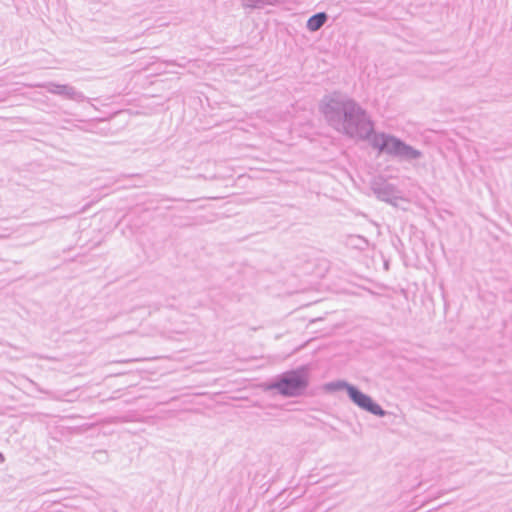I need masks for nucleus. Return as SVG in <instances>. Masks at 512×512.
Instances as JSON below:
<instances>
[{
  "instance_id": "obj_1",
  "label": "nucleus",
  "mask_w": 512,
  "mask_h": 512,
  "mask_svg": "<svg viewBox=\"0 0 512 512\" xmlns=\"http://www.w3.org/2000/svg\"><path fill=\"white\" fill-rule=\"evenodd\" d=\"M321 111L331 127L350 138L369 139L371 146L379 153L387 154L402 161H414L423 153L394 135L373 133V124L359 104L338 93L326 96Z\"/></svg>"
},
{
  "instance_id": "obj_2",
  "label": "nucleus",
  "mask_w": 512,
  "mask_h": 512,
  "mask_svg": "<svg viewBox=\"0 0 512 512\" xmlns=\"http://www.w3.org/2000/svg\"><path fill=\"white\" fill-rule=\"evenodd\" d=\"M309 385V376L304 368L287 371L278 375L271 383L265 384V390H275L284 397L301 396Z\"/></svg>"
},
{
  "instance_id": "obj_3",
  "label": "nucleus",
  "mask_w": 512,
  "mask_h": 512,
  "mask_svg": "<svg viewBox=\"0 0 512 512\" xmlns=\"http://www.w3.org/2000/svg\"><path fill=\"white\" fill-rule=\"evenodd\" d=\"M348 396L360 409L368 411L379 417H384L386 415V411L383 410L380 405L375 403L370 396L362 393L353 385L352 387H348Z\"/></svg>"
},
{
  "instance_id": "obj_4",
  "label": "nucleus",
  "mask_w": 512,
  "mask_h": 512,
  "mask_svg": "<svg viewBox=\"0 0 512 512\" xmlns=\"http://www.w3.org/2000/svg\"><path fill=\"white\" fill-rule=\"evenodd\" d=\"M29 87H43L51 94L59 95L77 102H82L85 100V96L83 95V93L77 91L74 87L70 85L49 82L44 84L29 85Z\"/></svg>"
},
{
  "instance_id": "obj_5",
  "label": "nucleus",
  "mask_w": 512,
  "mask_h": 512,
  "mask_svg": "<svg viewBox=\"0 0 512 512\" xmlns=\"http://www.w3.org/2000/svg\"><path fill=\"white\" fill-rule=\"evenodd\" d=\"M373 192L381 201L387 202L395 207L400 205L404 198L400 195L396 187L389 183L375 184Z\"/></svg>"
},
{
  "instance_id": "obj_6",
  "label": "nucleus",
  "mask_w": 512,
  "mask_h": 512,
  "mask_svg": "<svg viewBox=\"0 0 512 512\" xmlns=\"http://www.w3.org/2000/svg\"><path fill=\"white\" fill-rule=\"evenodd\" d=\"M328 16L325 12L317 13L311 16L306 24V27L311 32L318 31L327 21Z\"/></svg>"
},
{
  "instance_id": "obj_7",
  "label": "nucleus",
  "mask_w": 512,
  "mask_h": 512,
  "mask_svg": "<svg viewBox=\"0 0 512 512\" xmlns=\"http://www.w3.org/2000/svg\"><path fill=\"white\" fill-rule=\"evenodd\" d=\"M281 0H241V4L246 9H263L266 6H273Z\"/></svg>"
},
{
  "instance_id": "obj_8",
  "label": "nucleus",
  "mask_w": 512,
  "mask_h": 512,
  "mask_svg": "<svg viewBox=\"0 0 512 512\" xmlns=\"http://www.w3.org/2000/svg\"><path fill=\"white\" fill-rule=\"evenodd\" d=\"M348 387H352V385L347 383L346 381L338 380V381L326 383L324 386V389L329 392H334V391H339V390L345 389L346 392L348 393Z\"/></svg>"
},
{
  "instance_id": "obj_9",
  "label": "nucleus",
  "mask_w": 512,
  "mask_h": 512,
  "mask_svg": "<svg viewBox=\"0 0 512 512\" xmlns=\"http://www.w3.org/2000/svg\"><path fill=\"white\" fill-rule=\"evenodd\" d=\"M4 461V456L0 453V463Z\"/></svg>"
}]
</instances>
